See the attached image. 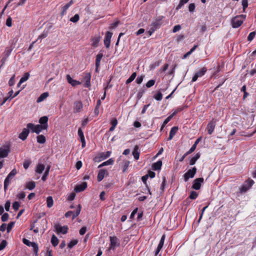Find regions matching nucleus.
Wrapping results in <instances>:
<instances>
[{"label":"nucleus","instance_id":"6e6552de","mask_svg":"<svg viewBox=\"0 0 256 256\" xmlns=\"http://www.w3.org/2000/svg\"><path fill=\"white\" fill-rule=\"evenodd\" d=\"M206 70L207 69L206 68L204 67L202 68L200 70L198 71L195 73V74H194L192 78V82H196L198 80V78L201 77L202 76H204L206 72Z\"/></svg>","mask_w":256,"mask_h":256},{"label":"nucleus","instance_id":"680f3d73","mask_svg":"<svg viewBox=\"0 0 256 256\" xmlns=\"http://www.w3.org/2000/svg\"><path fill=\"white\" fill-rule=\"evenodd\" d=\"M78 134L80 138V140H83V139H84V134L81 128H79L78 130Z\"/></svg>","mask_w":256,"mask_h":256},{"label":"nucleus","instance_id":"2eb2a0df","mask_svg":"<svg viewBox=\"0 0 256 256\" xmlns=\"http://www.w3.org/2000/svg\"><path fill=\"white\" fill-rule=\"evenodd\" d=\"M48 117L47 116H44L41 117L39 120V122L40 124L42 127H44V130H47L48 128Z\"/></svg>","mask_w":256,"mask_h":256},{"label":"nucleus","instance_id":"c9c22d12","mask_svg":"<svg viewBox=\"0 0 256 256\" xmlns=\"http://www.w3.org/2000/svg\"><path fill=\"white\" fill-rule=\"evenodd\" d=\"M53 199L52 196H49L46 199V205L47 207L48 208H50L53 206Z\"/></svg>","mask_w":256,"mask_h":256},{"label":"nucleus","instance_id":"052dcab7","mask_svg":"<svg viewBox=\"0 0 256 256\" xmlns=\"http://www.w3.org/2000/svg\"><path fill=\"white\" fill-rule=\"evenodd\" d=\"M31 164V161L29 160H24V168L26 170Z\"/></svg>","mask_w":256,"mask_h":256},{"label":"nucleus","instance_id":"4c0bfd02","mask_svg":"<svg viewBox=\"0 0 256 256\" xmlns=\"http://www.w3.org/2000/svg\"><path fill=\"white\" fill-rule=\"evenodd\" d=\"M111 154V152L110 151H108L106 152H102L100 154V156L102 158V160L108 158Z\"/></svg>","mask_w":256,"mask_h":256},{"label":"nucleus","instance_id":"423d86ee","mask_svg":"<svg viewBox=\"0 0 256 256\" xmlns=\"http://www.w3.org/2000/svg\"><path fill=\"white\" fill-rule=\"evenodd\" d=\"M217 121L218 120L216 119L213 118L210 122L208 123L206 128L209 134H211L213 132Z\"/></svg>","mask_w":256,"mask_h":256},{"label":"nucleus","instance_id":"49530a36","mask_svg":"<svg viewBox=\"0 0 256 256\" xmlns=\"http://www.w3.org/2000/svg\"><path fill=\"white\" fill-rule=\"evenodd\" d=\"M101 104V101L100 100H98L96 105L94 108V113L96 115H98L99 114V108Z\"/></svg>","mask_w":256,"mask_h":256},{"label":"nucleus","instance_id":"c85d7f7f","mask_svg":"<svg viewBox=\"0 0 256 256\" xmlns=\"http://www.w3.org/2000/svg\"><path fill=\"white\" fill-rule=\"evenodd\" d=\"M200 154L199 153L196 154L194 157H192L190 161V164L192 166L195 164L196 161L200 158Z\"/></svg>","mask_w":256,"mask_h":256},{"label":"nucleus","instance_id":"864d4df0","mask_svg":"<svg viewBox=\"0 0 256 256\" xmlns=\"http://www.w3.org/2000/svg\"><path fill=\"white\" fill-rule=\"evenodd\" d=\"M48 35V32H44L43 33H42L37 38V40H36V42H38L39 40H42V38H46Z\"/></svg>","mask_w":256,"mask_h":256},{"label":"nucleus","instance_id":"8fccbe9b","mask_svg":"<svg viewBox=\"0 0 256 256\" xmlns=\"http://www.w3.org/2000/svg\"><path fill=\"white\" fill-rule=\"evenodd\" d=\"M80 19V16L78 14H76L73 17H72L70 18V21L72 22H76L78 21Z\"/></svg>","mask_w":256,"mask_h":256},{"label":"nucleus","instance_id":"5fc2aeb1","mask_svg":"<svg viewBox=\"0 0 256 256\" xmlns=\"http://www.w3.org/2000/svg\"><path fill=\"white\" fill-rule=\"evenodd\" d=\"M7 242L6 240H2L0 244V251L3 250L7 246Z\"/></svg>","mask_w":256,"mask_h":256},{"label":"nucleus","instance_id":"72a5a7b5","mask_svg":"<svg viewBox=\"0 0 256 256\" xmlns=\"http://www.w3.org/2000/svg\"><path fill=\"white\" fill-rule=\"evenodd\" d=\"M36 138H37V142L39 144H44L46 142V139L45 136L43 135H38L37 136Z\"/></svg>","mask_w":256,"mask_h":256},{"label":"nucleus","instance_id":"f257e3e1","mask_svg":"<svg viewBox=\"0 0 256 256\" xmlns=\"http://www.w3.org/2000/svg\"><path fill=\"white\" fill-rule=\"evenodd\" d=\"M18 38H14L10 42V46L6 48L2 54V58L0 60L1 64L0 65V68L4 64L7 58H8L12 50L15 48V46L18 42Z\"/></svg>","mask_w":256,"mask_h":256},{"label":"nucleus","instance_id":"5701e85b","mask_svg":"<svg viewBox=\"0 0 256 256\" xmlns=\"http://www.w3.org/2000/svg\"><path fill=\"white\" fill-rule=\"evenodd\" d=\"M139 147L138 146H135L132 152V155L135 160H138L140 157V152H138Z\"/></svg>","mask_w":256,"mask_h":256},{"label":"nucleus","instance_id":"f3484780","mask_svg":"<svg viewBox=\"0 0 256 256\" xmlns=\"http://www.w3.org/2000/svg\"><path fill=\"white\" fill-rule=\"evenodd\" d=\"M90 78L91 75L90 73H86L84 77L85 80V83L84 86L86 88H89L90 86Z\"/></svg>","mask_w":256,"mask_h":256},{"label":"nucleus","instance_id":"4be33fe9","mask_svg":"<svg viewBox=\"0 0 256 256\" xmlns=\"http://www.w3.org/2000/svg\"><path fill=\"white\" fill-rule=\"evenodd\" d=\"M178 130V128L176 126H174L172 127L170 132L169 136L168 138V140H171L174 136L176 134L177 131Z\"/></svg>","mask_w":256,"mask_h":256},{"label":"nucleus","instance_id":"774afa93","mask_svg":"<svg viewBox=\"0 0 256 256\" xmlns=\"http://www.w3.org/2000/svg\"><path fill=\"white\" fill-rule=\"evenodd\" d=\"M196 6L194 4L192 3L190 4L188 6V10L190 12H192L194 11L195 9Z\"/></svg>","mask_w":256,"mask_h":256},{"label":"nucleus","instance_id":"473e14b6","mask_svg":"<svg viewBox=\"0 0 256 256\" xmlns=\"http://www.w3.org/2000/svg\"><path fill=\"white\" fill-rule=\"evenodd\" d=\"M36 186V183L34 181H31L28 182L26 184V188L28 189L29 190H32Z\"/></svg>","mask_w":256,"mask_h":256},{"label":"nucleus","instance_id":"69168bd1","mask_svg":"<svg viewBox=\"0 0 256 256\" xmlns=\"http://www.w3.org/2000/svg\"><path fill=\"white\" fill-rule=\"evenodd\" d=\"M22 242L24 244L28 246H30L33 243V242H30L28 240L25 238H23Z\"/></svg>","mask_w":256,"mask_h":256},{"label":"nucleus","instance_id":"9b49d317","mask_svg":"<svg viewBox=\"0 0 256 256\" xmlns=\"http://www.w3.org/2000/svg\"><path fill=\"white\" fill-rule=\"evenodd\" d=\"M112 36V33L110 32H108L106 34V36L104 39V44L107 48H108L110 44V39Z\"/></svg>","mask_w":256,"mask_h":256},{"label":"nucleus","instance_id":"bf43d9fd","mask_svg":"<svg viewBox=\"0 0 256 256\" xmlns=\"http://www.w3.org/2000/svg\"><path fill=\"white\" fill-rule=\"evenodd\" d=\"M20 206V203L18 202H15L12 204V208L16 211L18 210Z\"/></svg>","mask_w":256,"mask_h":256},{"label":"nucleus","instance_id":"b1692460","mask_svg":"<svg viewBox=\"0 0 256 256\" xmlns=\"http://www.w3.org/2000/svg\"><path fill=\"white\" fill-rule=\"evenodd\" d=\"M106 172V170H105L104 169H102V170H100L98 174V176H97V180L98 182H100L102 180V179L104 178V174H105Z\"/></svg>","mask_w":256,"mask_h":256},{"label":"nucleus","instance_id":"7c9ffc66","mask_svg":"<svg viewBox=\"0 0 256 256\" xmlns=\"http://www.w3.org/2000/svg\"><path fill=\"white\" fill-rule=\"evenodd\" d=\"M30 246H32L33 248V252L35 254V256H38V244L35 242H33Z\"/></svg>","mask_w":256,"mask_h":256},{"label":"nucleus","instance_id":"6ab92c4d","mask_svg":"<svg viewBox=\"0 0 256 256\" xmlns=\"http://www.w3.org/2000/svg\"><path fill=\"white\" fill-rule=\"evenodd\" d=\"M163 16L160 17L156 19L154 22L152 23L151 26H152L155 28V29H158L160 28V26L162 24V20Z\"/></svg>","mask_w":256,"mask_h":256},{"label":"nucleus","instance_id":"f704fd0d","mask_svg":"<svg viewBox=\"0 0 256 256\" xmlns=\"http://www.w3.org/2000/svg\"><path fill=\"white\" fill-rule=\"evenodd\" d=\"M58 240L57 237L53 234L51 238V242L54 246H56L58 244Z\"/></svg>","mask_w":256,"mask_h":256},{"label":"nucleus","instance_id":"393cba45","mask_svg":"<svg viewBox=\"0 0 256 256\" xmlns=\"http://www.w3.org/2000/svg\"><path fill=\"white\" fill-rule=\"evenodd\" d=\"M104 56V54L102 52H100L96 56V66H100V61L102 57Z\"/></svg>","mask_w":256,"mask_h":256},{"label":"nucleus","instance_id":"a18cd8bd","mask_svg":"<svg viewBox=\"0 0 256 256\" xmlns=\"http://www.w3.org/2000/svg\"><path fill=\"white\" fill-rule=\"evenodd\" d=\"M10 179L11 178H10L9 177H8L7 176V177L4 180V190L5 192L8 189V187L9 184H10Z\"/></svg>","mask_w":256,"mask_h":256},{"label":"nucleus","instance_id":"e433bc0d","mask_svg":"<svg viewBox=\"0 0 256 256\" xmlns=\"http://www.w3.org/2000/svg\"><path fill=\"white\" fill-rule=\"evenodd\" d=\"M198 196V194L196 192L192 191L190 192L189 197L186 200V202H187L188 200V198H190L192 200H195L197 198Z\"/></svg>","mask_w":256,"mask_h":256},{"label":"nucleus","instance_id":"cd10ccee","mask_svg":"<svg viewBox=\"0 0 256 256\" xmlns=\"http://www.w3.org/2000/svg\"><path fill=\"white\" fill-rule=\"evenodd\" d=\"M48 96V92L42 93L37 99V102H40L43 101Z\"/></svg>","mask_w":256,"mask_h":256},{"label":"nucleus","instance_id":"7ed1b4c3","mask_svg":"<svg viewBox=\"0 0 256 256\" xmlns=\"http://www.w3.org/2000/svg\"><path fill=\"white\" fill-rule=\"evenodd\" d=\"M26 127L28 129L31 130L32 132H36L37 134H39L42 130H44V127H42V125L37 124L35 126L32 123L28 124Z\"/></svg>","mask_w":256,"mask_h":256},{"label":"nucleus","instance_id":"c756f323","mask_svg":"<svg viewBox=\"0 0 256 256\" xmlns=\"http://www.w3.org/2000/svg\"><path fill=\"white\" fill-rule=\"evenodd\" d=\"M45 166L43 164H38L36 168V172L38 174H42L44 170Z\"/></svg>","mask_w":256,"mask_h":256},{"label":"nucleus","instance_id":"de8ad7c7","mask_svg":"<svg viewBox=\"0 0 256 256\" xmlns=\"http://www.w3.org/2000/svg\"><path fill=\"white\" fill-rule=\"evenodd\" d=\"M130 162L125 160L122 162V172H125L128 167Z\"/></svg>","mask_w":256,"mask_h":256},{"label":"nucleus","instance_id":"39448f33","mask_svg":"<svg viewBox=\"0 0 256 256\" xmlns=\"http://www.w3.org/2000/svg\"><path fill=\"white\" fill-rule=\"evenodd\" d=\"M196 170L197 169L196 167H194L191 169L188 170L184 175V181L186 182H188L190 178H193L196 172Z\"/></svg>","mask_w":256,"mask_h":256},{"label":"nucleus","instance_id":"338daca9","mask_svg":"<svg viewBox=\"0 0 256 256\" xmlns=\"http://www.w3.org/2000/svg\"><path fill=\"white\" fill-rule=\"evenodd\" d=\"M6 25L8 26V27H10L12 25V18L9 16L6 20Z\"/></svg>","mask_w":256,"mask_h":256},{"label":"nucleus","instance_id":"58836bf2","mask_svg":"<svg viewBox=\"0 0 256 256\" xmlns=\"http://www.w3.org/2000/svg\"><path fill=\"white\" fill-rule=\"evenodd\" d=\"M136 76V72H133L130 77L126 80V84H128L130 83L135 79Z\"/></svg>","mask_w":256,"mask_h":256},{"label":"nucleus","instance_id":"aec40b11","mask_svg":"<svg viewBox=\"0 0 256 256\" xmlns=\"http://www.w3.org/2000/svg\"><path fill=\"white\" fill-rule=\"evenodd\" d=\"M73 3H74L73 0H71L68 3L66 4L62 8V12L60 13L61 16H64L66 14L67 10L70 8V6Z\"/></svg>","mask_w":256,"mask_h":256},{"label":"nucleus","instance_id":"a211bd4d","mask_svg":"<svg viewBox=\"0 0 256 256\" xmlns=\"http://www.w3.org/2000/svg\"><path fill=\"white\" fill-rule=\"evenodd\" d=\"M66 80L68 82L73 86L80 84V82L79 81L72 79L69 74L66 75Z\"/></svg>","mask_w":256,"mask_h":256},{"label":"nucleus","instance_id":"ddd939ff","mask_svg":"<svg viewBox=\"0 0 256 256\" xmlns=\"http://www.w3.org/2000/svg\"><path fill=\"white\" fill-rule=\"evenodd\" d=\"M30 130L27 127L23 128L22 132L19 134L18 138L22 140H26L30 133Z\"/></svg>","mask_w":256,"mask_h":256},{"label":"nucleus","instance_id":"e2e57ef3","mask_svg":"<svg viewBox=\"0 0 256 256\" xmlns=\"http://www.w3.org/2000/svg\"><path fill=\"white\" fill-rule=\"evenodd\" d=\"M8 217H9L8 214V213H4L3 214V215L2 216L1 218L2 220L4 222H6L8 220Z\"/></svg>","mask_w":256,"mask_h":256},{"label":"nucleus","instance_id":"79ce46f5","mask_svg":"<svg viewBox=\"0 0 256 256\" xmlns=\"http://www.w3.org/2000/svg\"><path fill=\"white\" fill-rule=\"evenodd\" d=\"M188 108L187 106H183L178 107L174 111V112L172 114L174 116L178 112H180L181 111L184 110V108Z\"/></svg>","mask_w":256,"mask_h":256},{"label":"nucleus","instance_id":"f8f14e48","mask_svg":"<svg viewBox=\"0 0 256 256\" xmlns=\"http://www.w3.org/2000/svg\"><path fill=\"white\" fill-rule=\"evenodd\" d=\"M54 227L58 234H66L68 232V226H61L58 224H55Z\"/></svg>","mask_w":256,"mask_h":256},{"label":"nucleus","instance_id":"603ef678","mask_svg":"<svg viewBox=\"0 0 256 256\" xmlns=\"http://www.w3.org/2000/svg\"><path fill=\"white\" fill-rule=\"evenodd\" d=\"M155 82L154 80H150L146 82V86L148 88H150L154 84Z\"/></svg>","mask_w":256,"mask_h":256},{"label":"nucleus","instance_id":"dca6fc26","mask_svg":"<svg viewBox=\"0 0 256 256\" xmlns=\"http://www.w3.org/2000/svg\"><path fill=\"white\" fill-rule=\"evenodd\" d=\"M83 105L81 101H76L74 102V112H79L82 109Z\"/></svg>","mask_w":256,"mask_h":256},{"label":"nucleus","instance_id":"9d476101","mask_svg":"<svg viewBox=\"0 0 256 256\" xmlns=\"http://www.w3.org/2000/svg\"><path fill=\"white\" fill-rule=\"evenodd\" d=\"M204 178H197L193 182L192 188L196 190L200 189L202 184L204 182Z\"/></svg>","mask_w":256,"mask_h":256},{"label":"nucleus","instance_id":"6e6d98bb","mask_svg":"<svg viewBox=\"0 0 256 256\" xmlns=\"http://www.w3.org/2000/svg\"><path fill=\"white\" fill-rule=\"evenodd\" d=\"M14 222H11L8 224L6 228V230L8 232H10V230H12V227L14 226Z\"/></svg>","mask_w":256,"mask_h":256},{"label":"nucleus","instance_id":"4468645a","mask_svg":"<svg viewBox=\"0 0 256 256\" xmlns=\"http://www.w3.org/2000/svg\"><path fill=\"white\" fill-rule=\"evenodd\" d=\"M87 187V183L83 182L80 184H78L74 188V191L76 192H80L84 190Z\"/></svg>","mask_w":256,"mask_h":256},{"label":"nucleus","instance_id":"13d9d810","mask_svg":"<svg viewBox=\"0 0 256 256\" xmlns=\"http://www.w3.org/2000/svg\"><path fill=\"white\" fill-rule=\"evenodd\" d=\"M164 239H165V235L163 234L160 238V242L158 245V246H159L160 248H162V246H164Z\"/></svg>","mask_w":256,"mask_h":256},{"label":"nucleus","instance_id":"20e7f679","mask_svg":"<svg viewBox=\"0 0 256 256\" xmlns=\"http://www.w3.org/2000/svg\"><path fill=\"white\" fill-rule=\"evenodd\" d=\"M10 144H6L0 148V158H6L10 152Z\"/></svg>","mask_w":256,"mask_h":256},{"label":"nucleus","instance_id":"3c124183","mask_svg":"<svg viewBox=\"0 0 256 256\" xmlns=\"http://www.w3.org/2000/svg\"><path fill=\"white\" fill-rule=\"evenodd\" d=\"M256 34V32H251L248 36V40L251 42L255 37Z\"/></svg>","mask_w":256,"mask_h":256},{"label":"nucleus","instance_id":"0e129e2a","mask_svg":"<svg viewBox=\"0 0 256 256\" xmlns=\"http://www.w3.org/2000/svg\"><path fill=\"white\" fill-rule=\"evenodd\" d=\"M242 2L243 6V10L244 11L248 6V0H242Z\"/></svg>","mask_w":256,"mask_h":256},{"label":"nucleus","instance_id":"09e8293b","mask_svg":"<svg viewBox=\"0 0 256 256\" xmlns=\"http://www.w3.org/2000/svg\"><path fill=\"white\" fill-rule=\"evenodd\" d=\"M78 242V240H71L68 244V248H72L73 246H76Z\"/></svg>","mask_w":256,"mask_h":256},{"label":"nucleus","instance_id":"37998d69","mask_svg":"<svg viewBox=\"0 0 256 256\" xmlns=\"http://www.w3.org/2000/svg\"><path fill=\"white\" fill-rule=\"evenodd\" d=\"M189 0H180V2L178 6L176 7V10H180L184 4L187 3Z\"/></svg>","mask_w":256,"mask_h":256},{"label":"nucleus","instance_id":"ea45409f","mask_svg":"<svg viewBox=\"0 0 256 256\" xmlns=\"http://www.w3.org/2000/svg\"><path fill=\"white\" fill-rule=\"evenodd\" d=\"M50 168V166H47V168H46V171H45V172L44 173V174L43 175V176L42 178V180L45 181L46 180V179L47 178V176L48 175Z\"/></svg>","mask_w":256,"mask_h":256},{"label":"nucleus","instance_id":"4d7b16f0","mask_svg":"<svg viewBox=\"0 0 256 256\" xmlns=\"http://www.w3.org/2000/svg\"><path fill=\"white\" fill-rule=\"evenodd\" d=\"M17 173L16 170V168L13 169L10 173L8 174V176L10 178H12Z\"/></svg>","mask_w":256,"mask_h":256},{"label":"nucleus","instance_id":"a19ab883","mask_svg":"<svg viewBox=\"0 0 256 256\" xmlns=\"http://www.w3.org/2000/svg\"><path fill=\"white\" fill-rule=\"evenodd\" d=\"M30 76V74L28 72H26L23 76L20 79V84H22V82L27 80Z\"/></svg>","mask_w":256,"mask_h":256},{"label":"nucleus","instance_id":"1a4fd4ad","mask_svg":"<svg viewBox=\"0 0 256 256\" xmlns=\"http://www.w3.org/2000/svg\"><path fill=\"white\" fill-rule=\"evenodd\" d=\"M110 249L114 250L116 247L120 246L118 238L116 236H110Z\"/></svg>","mask_w":256,"mask_h":256},{"label":"nucleus","instance_id":"2f4dec72","mask_svg":"<svg viewBox=\"0 0 256 256\" xmlns=\"http://www.w3.org/2000/svg\"><path fill=\"white\" fill-rule=\"evenodd\" d=\"M154 98L156 100H161L162 98V94L160 90L156 92V94L154 96Z\"/></svg>","mask_w":256,"mask_h":256},{"label":"nucleus","instance_id":"bb28decb","mask_svg":"<svg viewBox=\"0 0 256 256\" xmlns=\"http://www.w3.org/2000/svg\"><path fill=\"white\" fill-rule=\"evenodd\" d=\"M100 36H95L92 38V46L94 47H97L98 44L100 42Z\"/></svg>","mask_w":256,"mask_h":256},{"label":"nucleus","instance_id":"c03bdc74","mask_svg":"<svg viewBox=\"0 0 256 256\" xmlns=\"http://www.w3.org/2000/svg\"><path fill=\"white\" fill-rule=\"evenodd\" d=\"M80 210H81V206L80 204H78V209L76 210V212H73V214H72V220L75 218L76 216H78L79 215Z\"/></svg>","mask_w":256,"mask_h":256},{"label":"nucleus","instance_id":"f03ea898","mask_svg":"<svg viewBox=\"0 0 256 256\" xmlns=\"http://www.w3.org/2000/svg\"><path fill=\"white\" fill-rule=\"evenodd\" d=\"M246 17V15L241 14L236 16L232 19V26L234 28L240 27L244 22Z\"/></svg>","mask_w":256,"mask_h":256},{"label":"nucleus","instance_id":"412c9836","mask_svg":"<svg viewBox=\"0 0 256 256\" xmlns=\"http://www.w3.org/2000/svg\"><path fill=\"white\" fill-rule=\"evenodd\" d=\"M162 166V161L158 160L156 162H154L152 165V168L154 170H160L161 169Z\"/></svg>","mask_w":256,"mask_h":256},{"label":"nucleus","instance_id":"0eeeda50","mask_svg":"<svg viewBox=\"0 0 256 256\" xmlns=\"http://www.w3.org/2000/svg\"><path fill=\"white\" fill-rule=\"evenodd\" d=\"M246 182V184L242 185V187L240 188V194L246 192L247 190L252 186V184L254 183V182L252 180H248Z\"/></svg>","mask_w":256,"mask_h":256},{"label":"nucleus","instance_id":"a878e982","mask_svg":"<svg viewBox=\"0 0 256 256\" xmlns=\"http://www.w3.org/2000/svg\"><path fill=\"white\" fill-rule=\"evenodd\" d=\"M114 160H113V158H110L107 161L104 162H102V164H100V165H99L98 168H100L101 167H102V166H108V165H110V164L112 165L114 164Z\"/></svg>","mask_w":256,"mask_h":256}]
</instances>
